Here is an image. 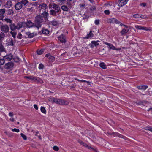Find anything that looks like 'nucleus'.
<instances>
[{
  "instance_id": "1",
  "label": "nucleus",
  "mask_w": 152,
  "mask_h": 152,
  "mask_svg": "<svg viewBox=\"0 0 152 152\" xmlns=\"http://www.w3.org/2000/svg\"><path fill=\"white\" fill-rule=\"evenodd\" d=\"M49 9H53L51 10L50 13V15L53 16H56L59 14V12L60 11V8L59 6L54 3H52L49 4Z\"/></svg>"
},
{
  "instance_id": "2",
  "label": "nucleus",
  "mask_w": 152,
  "mask_h": 152,
  "mask_svg": "<svg viewBox=\"0 0 152 152\" xmlns=\"http://www.w3.org/2000/svg\"><path fill=\"white\" fill-rule=\"evenodd\" d=\"M34 27L38 29L41 27L42 23L44 21L42 15H38L35 17Z\"/></svg>"
},
{
  "instance_id": "3",
  "label": "nucleus",
  "mask_w": 152,
  "mask_h": 152,
  "mask_svg": "<svg viewBox=\"0 0 152 152\" xmlns=\"http://www.w3.org/2000/svg\"><path fill=\"white\" fill-rule=\"evenodd\" d=\"M51 100L52 102L55 103L60 105H67L69 104V102L67 101L54 98H51Z\"/></svg>"
},
{
  "instance_id": "4",
  "label": "nucleus",
  "mask_w": 152,
  "mask_h": 152,
  "mask_svg": "<svg viewBox=\"0 0 152 152\" xmlns=\"http://www.w3.org/2000/svg\"><path fill=\"white\" fill-rule=\"evenodd\" d=\"M0 29L4 33H7L9 31V27L6 24H2L0 26Z\"/></svg>"
},
{
  "instance_id": "5",
  "label": "nucleus",
  "mask_w": 152,
  "mask_h": 152,
  "mask_svg": "<svg viewBox=\"0 0 152 152\" xmlns=\"http://www.w3.org/2000/svg\"><path fill=\"white\" fill-rule=\"evenodd\" d=\"M39 9L41 10H42L43 12H45L48 10L47 6L46 4L43 3L40 4L38 7Z\"/></svg>"
},
{
  "instance_id": "6",
  "label": "nucleus",
  "mask_w": 152,
  "mask_h": 152,
  "mask_svg": "<svg viewBox=\"0 0 152 152\" xmlns=\"http://www.w3.org/2000/svg\"><path fill=\"white\" fill-rule=\"evenodd\" d=\"M14 66V64L11 62H8L6 63L4 65V68L8 70L12 68Z\"/></svg>"
},
{
  "instance_id": "7",
  "label": "nucleus",
  "mask_w": 152,
  "mask_h": 152,
  "mask_svg": "<svg viewBox=\"0 0 152 152\" xmlns=\"http://www.w3.org/2000/svg\"><path fill=\"white\" fill-rule=\"evenodd\" d=\"M107 22L108 23H120V22L117 19L114 18L109 19L107 20Z\"/></svg>"
},
{
  "instance_id": "8",
  "label": "nucleus",
  "mask_w": 152,
  "mask_h": 152,
  "mask_svg": "<svg viewBox=\"0 0 152 152\" xmlns=\"http://www.w3.org/2000/svg\"><path fill=\"white\" fill-rule=\"evenodd\" d=\"M45 57L48 58L50 62H53L55 60V58L53 56H51L50 53L46 54L45 55Z\"/></svg>"
},
{
  "instance_id": "9",
  "label": "nucleus",
  "mask_w": 152,
  "mask_h": 152,
  "mask_svg": "<svg viewBox=\"0 0 152 152\" xmlns=\"http://www.w3.org/2000/svg\"><path fill=\"white\" fill-rule=\"evenodd\" d=\"M13 58V56L12 54L6 55L3 57V58L5 60L7 59V61H10Z\"/></svg>"
},
{
  "instance_id": "10",
  "label": "nucleus",
  "mask_w": 152,
  "mask_h": 152,
  "mask_svg": "<svg viewBox=\"0 0 152 152\" xmlns=\"http://www.w3.org/2000/svg\"><path fill=\"white\" fill-rule=\"evenodd\" d=\"M58 40L62 43H65L66 42L65 37L63 34L61 35L58 37Z\"/></svg>"
},
{
  "instance_id": "11",
  "label": "nucleus",
  "mask_w": 152,
  "mask_h": 152,
  "mask_svg": "<svg viewBox=\"0 0 152 152\" xmlns=\"http://www.w3.org/2000/svg\"><path fill=\"white\" fill-rule=\"evenodd\" d=\"M33 81L37 82V83L42 84L43 83V81L42 80L37 77H34Z\"/></svg>"
},
{
  "instance_id": "12",
  "label": "nucleus",
  "mask_w": 152,
  "mask_h": 152,
  "mask_svg": "<svg viewBox=\"0 0 152 152\" xmlns=\"http://www.w3.org/2000/svg\"><path fill=\"white\" fill-rule=\"evenodd\" d=\"M15 8L16 10H20L22 7V5L20 2H18L15 6Z\"/></svg>"
},
{
  "instance_id": "13",
  "label": "nucleus",
  "mask_w": 152,
  "mask_h": 152,
  "mask_svg": "<svg viewBox=\"0 0 152 152\" xmlns=\"http://www.w3.org/2000/svg\"><path fill=\"white\" fill-rule=\"evenodd\" d=\"M119 3L118 6L119 7H122L125 5L128 1L127 0H118Z\"/></svg>"
},
{
  "instance_id": "14",
  "label": "nucleus",
  "mask_w": 152,
  "mask_h": 152,
  "mask_svg": "<svg viewBox=\"0 0 152 152\" xmlns=\"http://www.w3.org/2000/svg\"><path fill=\"white\" fill-rule=\"evenodd\" d=\"M18 29H19L22 27H25L26 26V23L24 22H20L18 24Z\"/></svg>"
},
{
  "instance_id": "15",
  "label": "nucleus",
  "mask_w": 152,
  "mask_h": 152,
  "mask_svg": "<svg viewBox=\"0 0 152 152\" xmlns=\"http://www.w3.org/2000/svg\"><path fill=\"white\" fill-rule=\"evenodd\" d=\"M10 26V28L12 31H13L16 29H18V25L16 26L15 24L11 23Z\"/></svg>"
},
{
  "instance_id": "16",
  "label": "nucleus",
  "mask_w": 152,
  "mask_h": 152,
  "mask_svg": "<svg viewBox=\"0 0 152 152\" xmlns=\"http://www.w3.org/2000/svg\"><path fill=\"white\" fill-rule=\"evenodd\" d=\"M94 36V35L92 33V32L91 31H90L89 33L85 37H84L83 38L84 39H88L93 37Z\"/></svg>"
},
{
  "instance_id": "17",
  "label": "nucleus",
  "mask_w": 152,
  "mask_h": 152,
  "mask_svg": "<svg viewBox=\"0 0 152 152\" xmlns=\"http://www.w3.org/2000/svg\"><path fill=\"white\" fill-rule=\"evenodd\" d=\"M26 26L28 28L33 27L34 26V24L30 20L27 21L26 23Z\"/></svg>"
},
{
  "instance_id": "18",
  "label": "nucleus",
  "mask_w": 152,
  "mask_h": 152,
  "mask_svg": "<svg viewBox=\"0 0 152 152\" xmlns=\"http://www.w3.org/2000/svg\"><path fill=\"white\" fill-rule=\"evenodd\" d=\"M12 5V2L10 1H9L6 2V4L5 5V7L8 8H10Z\"/></svg>"
},
{
  "instance_id": "19",
  "label": "nucleus",
  "mask_w": 152,
  "mask_h": 152,
  "mask_svg": "<svg viewBox=\"0 0 152 152\" xmlns=\"http://www.w3.org/2000/svg\"><path fill=\"white\" fill-rule=\"evenodd\" d=\"M43 17V18L45 20H47L48 19V13L45 11V12H43V13H41Z\"/></svg>"
},
{
  "instance_id": "20",
  "label": "nucleus",
  "mask_w": 152,
  "mask_h": 152,
  "mask_svg": "<svg viewBox=\"0 0 152 152\" xmlns=\"http://www.w3.org/2000/svg\"><path fill=\"white\" fill-rule=\"evenodd\" d=\"M7 14L9 15H12L14 14L13 11L12 9H10L6 10Z\"/></svg>"
},
{
  "instance_id": "21",
  "label": "nucleus",
  "mask_w": 152,
  "mask_h": 152,
  "mask_svg": "<svg viewBox=\"0 0 152 152\" xmlns=\"http://www.w3.org/2000/svg\"><path fill=\"white\" fill-rule=\"evenodd\" d=\"M50 23L54 26H56L59 24L58 21L54 20L50 22Z\"/></svg>"
},
{
  "instance_id": "22",
  "label": "nucleus",
  "mask_w": 152,
  "mask_h": 152,
  "mask_svg": "<svg viewBox=\"0 0 152 152\" xmlns=\"http://www.w3.org/2000/svg\"><path fill=\"white\" fill-rule=\"evenodd\" d=\"M105 44L108 46L109 47V48L110 49H112L113 50H115V47H114L113 45L107 42L105 43Z\"/></svg>"
},
{
  "instance_id": "23",
  "label": "nucleus",
  "mask_w": 152,
  "mask_h": 152,
  "mask_svg": "<svg viewBox=\"0 0 152 152\" xmlns=\"http://www.w3.org/2000/svg\"><path fill=\"white\" fill-rule=\"evenodd\" d=\"M5 37V34L2 32H1L0 33V42L2 41Z\"/></svg>"
},
{
  "instance_id": "24",
  "label": "nucleus",
  "mask_w": 152,
  "mask_h": 152,
  "mask_svg": "<svg viewBox=\"0 0 152 152\" xmlns=\"http://www.w3.org/2000/svg\"><path fill=\"white\" fill-rule=\"evenodd\" d=\"M148 87L147 86H142L137 87V88L139 89L145 90L147 89Z\"/></svg>"
},
{
  "instance_id": "25",
  "label": "nucleus",
  "mask_w": 152,
  "mask_h": 152,
  "mask_svg": "<svg viewBox=\"0 0 152 152\" xmlns=\"http://www.w3.org/2000/svg\"><path fill=\"white\" fill-rule=\"evenodd\" d=\"M13 43V39L12 38H10L8 42V45L10 46H13L14 45Z\"/></svg>"
},
{
  "instance_id": "26",
  "label": "nucleus",
  "mask_w": 152,
  "mask_h": 152,
  "mask_svg": "<svg viewBox=\"0 0 152 152\" xmlns=\"http://www.w3.org/2000/svg\"><path fill=\"white\" fill-rule=\"evenodd\" d=\"M26 34L27 35H28V37L30 38H33L34 36V33H31L29 32H26Z\"/></svg>"
},
{
  "instance_id": "27",
  "label": "nucleus",
  "mask_w": 152,
  "mask_h": 152,
  "mask_svg": "<svg viewBox=\"0 0 152 152\" xmlns=\"http://www.w3.org/2000/svg\"><path fill=\"white\" fill-rule=\"evenodd\" d=\"M42 32L44 34H49V31L47 29L43 28L42 30Z\"/></svg>"
},
{
  "instance_id": "28",
  "label": "nucleus",
  "mask_w": 152,
  "mask_h": 152,
  "mask_svg": "<svg viewBox=\"0 0 152 152\" xmlns=\"http://www.w3.org/2000/svg\"><path fill=\"white\" fill-rule=\"evenodd\" d=\"M78 142L81 145L83 146H84L86 147L88 146V145L85 142H83L80 140H77Z\"/></svg>"
},
{
  "instance_id": "29",
  "label": "nucleus",
  "mask_w": 152,
  "mask_h": 152,
  "mask_svg": "<svg viewBox=\"0 0 152 152\" xmlns=\"http://www.w3.org/2000/svg\"><path fill=\"white\" fill-rule=\"evenodd\" d=\"M61 9L64 11H68L69 10V8L67 7L65 5H63L61 7Z\"/></svg>"
},
{
  "instance_id": "30",
  "label": "nucleus",
  "mask_w": 152,
  "mask_h": 152,
  "mask_svg": "<svg viewBox=\"0 0 152 152\" xmlns=\"http://www.w3.org/2000/svg\"><path fill=\"white\" fill-rule=\"evenodd\" d=\"M129 31V29L127 30L126 29L124 28L121 31V34L122 35H124L128 32Z\"/></svg>"
},
{
  "instance_id": "31",
  "label": "nucleus",
  "mask_w": 152,
  "mask_h": 152,
  "mask_svg": "<svg viewBox=\"0 0 152 152\" xmlns=\"http://www.w3.org/2000/svg\"><path fill=\"white\" fill-rule=\"evenodd\" d=\"M99 66L101 67L103 69H105L107 68L106 65L103 62L100 63L99 64Z\"/></svg>"
},
{
  "instance_id": "32",
  "label": "nucleus",
  "mask_w": 152,
  "mask_h": 152,
  "mask_svg": "<svg viewBox=\"0 0 152 152\" xmlns=\"http://www.w3.org/2000/svg\"><path fill=\"white\" fill-rule=\"evenodd\" d=\"M44 50H45L44 49H42L39 50H38L37 51V54L39 55H40L44 52Z\"/></svg>"
},
{
  "instance_id": "33",
  "label": "nucleus",
  "mask_w": 152,
  "mask_h": 152,
  "mask_svg": "<svg viewBox=\"0 0 152 152\" xmlns=\"http://www.w3.org/2000/svg\"><path fill=\"white\" fill-rule=\"evenodd\" d=\"M22 4L25 6L27 3H28V1L27 0H22L20 2Z\"/></svg>"
},
{
  "instance_id": "34",
  "label": "nucleus",
  "mask_w": 152,
  "mask_h": 152,
  "mask_svg": "<svg viewBox=\"0 0 152 152\" xmlns=\"http://www.w3.org/2000/svg\"><path fill=\"white\" fill-rule=\"evenodd\" d=\"M99 42V41H93L91 42V43L93 44L94 46H97L99 45V44L98 43Z\"/></svg>"
},
{
  "instance_id": "35",
  "label": "nucleus",
  "mask_w": 152,
  "mask_h": 152,
  "mask_svg": "<svg viewBox=\"0 0 152 152\" xmlns=\"http://www.w3.org/2000/svg\"><path fill=\"white\" fill-rule=\"evenodd\" d=\"M116 136H118V137L121 138H124V139H125L126 138V137H125L123 136L122 135H121L118 133H116Z\"/></svg>"
},
{
  "instance_id": "36",
  "label": "nucleus",
  "mask_w": 152,
  "mask_h": 152,
  "mask_svg": "<svg viewBox=\"0 0 152 152\" xmlns=\"http://www.w3.org/2000/svg\"><path fill=\"white\" fill-rule=\"evenodd\" d=\"M90 10L93 12L96 10V7L94 6H92L90 8Z\"/></svg>"
},
{
  "instance_id": "37",
  "label": "nucleus",
  "mask_w": 152,
  "mask_h": 152,
  "mask_svg": "<svg viewBox=\"0 0 152 152\" xmlns=\"http://www.w3.org/2000/svg\"><path fill=\"white\" fill-rule=\"evenodd\" d=\"M34 76H25L24 78H26L27 79L31 80H33L34 77Z\"/></svg>"
},
{
  "instance_id": "38",
  "label": "nucleus",
  "mask_w": 152,
  "mask_h": 152,
  "mask_svg": "<svg viewBox=\"0 0 152 152\" xmlns=\"http://www.w3.org/2000/svg\"><path fill=\"white\" fill-rule=\"evenodd\" d=\"M57 1L61 4H65L66 2V0H57Z\"/></svg>"
},
{
  "instance_id": "39",
  "label": "nucleus",
  "mask_w": 152,
  "mask_h": 152,
  "mask_svg": "<svg viewBox=\"0 0 152 152\" xmlns=\"http://www.w3.org/2000/svg\"><path fill=\"white\" fill-rule=\"evenodd\" d=\"M147 103V102L145 101H140L138 102L137 104L139 105H144L145 104H146Z\"/></svg>"
},
{
  "instance_id": "40",
  "label": "nucleus",
  "mask_w": 152,
  "mask_h": 152,
  "mask_svg": "<svg viewBox=\"0 0 152 152\" xmlns=\"http://www.w3.org/2000/svg\"><path fill=\"white\" fill-rule=\"evenodd\" d=\"M5 12L4 9L0 10V15H2L4 14Z\"/></svg>"
},
{
  "instance_id": "41",
  "label": "nucleus",
  "mask_w": 152,
  "mask_h": 152,
  "mask_svg": "<svg viewBox=\"0 0 152 152\" xmlns=\"http://www.w3.org/2000/svg\"><path fill=\"white\" fill-rule=\"evenodd\" d=\"M41 110L42 113H46V110L44 107H41Z\"/></svg>"
},
{
  "instance_id": "42",
  "label": "nucleus",
  "mask_w": 152,
  "mask_h": 152,
  "mask_svg": "<svg viewBox=\"0 0 152 152\" xmlns=\"http://www.w3.org/2000/svg\"><path fill=\"white\" fill-rule=\"evenodd\" d=\"M10 33L14 38H15L17 34L16 33L11 31L10 32Z\"/></svg>"
},
{
  "instance_id": "43",
  "label": "nucleus",
  "mask_w": 152,
  "mask_h": 152,
  "mask_svg": "<svg viewBox=\"0 0 152 152\" xmlns=\"http://www.w3.org/2000/svg\"><path fill=\"white\" fill-rule=\"evenodd\" d=\"M13 59L14 60V61L15 62H18L20 60V59L18 57H15L13 58Z\"/></svg>"
},
{
  "instance_id": "44",
  "label": "nucleus",
  "mask_w": 152,
  "mask_h": 152,
  "mask_svg": "<svg viewBox=\"0 0 152 152\" xmlns=\"http://www.w3.org/2000/svg\"><path fill=\"white\" fill-rule=\"evenodd\" d=\"M5 63V60L3 58V59H0V65H3Z\"/></svg>"
},
{
  "instance_id": "45",
  "label": "nucleus",
  "mask_w": 152,
  "mask_h": 152,
  "mask_svg": "<svg viewBox=\"0 0 152 152\" xmlns=\"http://www.w3.org/2000/svg\"><path fill=\"white\" fill-rule=\"evenodd\" d=\"M20 135L24 140H27V137L23 133H21L20 134Z\"/></svg>"
},
{
  "instance_id": "46",
  "label": "nucleus",
  "mask_w": 152,
  "mask_h": 152,
  "mask_svg": "<svg viewBox=\"0 0 152 152\" xmlns=\"http://www.w3.org/2000/svg\"><path fill=\"white\" fill-rule=\"evenodd\" d=\"M44 66L42 63L40 64L39 66V69H43Z\"/></svg>"
},
{
  "instance_id": "47",
  "label": "nucleus",
  "mask_w": 152,
  "mask_h": 152,
  "mask_svg": "<svg viewBox=\"0 0 152 152\" xmlns=\"http://www.w3.org/2000/svg\"><path fill=\"white\" fill-rule=\"evenodd\" d=\"M140 14H135L133 15V16L135 18H139L140 17Z\"/></svg>"
},
{
  "instance_id": "48",
  "label": "nucleus",
  "mask_w": 152,
  "mask_h": 152,
  "mask_svg": "<svg viewBox=\"0 0 152 152\" xmlns=\"http://www.w3.org/2000/svg\"><path fill=\"white\" fill-rule=\"evenodd\" d=\"M135 28L136 29H140V30L142 29V30L143 27L141 26H135Z\"/></svg>"
},
{
  "instance_id": "49",
  "label": "nucleus",
  "mask_w": 152,
  "mask_h": 152,
  "mask_svg": "<svg viewBox=\"0 0 152 152\" xmlns=\"http://www.w3.org/2000/svg\"><path fill=\"white\" fill-rule=\"evenodd\" d=\"M86 147L88 148L89 149H92L94 150L95 151L97 152V151L96 150L94 149V148H93L91 147V146H88H88H86Z\"/></svg>"
},
{
  "instance_id": "50",
  "label": "nucleus",
  "mask_w": 152,
  "mask_h": 152,
  "mask_svg": "<svg viewBox=\"0 0 152 152\" xmlns=\"http://www.w3.org/2000/svg\"><path fill=\"white\" fill-rule=\"evenodd\" d=\"M4 50V47L2 45L0 46V50L1 52H3Z\"/></svg>"
},
{
  "instance_id": "51",
  "label": "nucleus",
  "mask_w": 152,
  "mask_h": 152,
  "mask_svg": "<svg viewBox=\"0 0 152 152\" xmlns=\"http://www.w3.org/2000/svg\"><path fill=\"white\" fill-rule=\"evenodd\" d=\"M12 130L13 132H18L20 131L19 129L16 128L12 129Z\"/></svg>"
},
{
  "instance_id": "52",
  "label": "nucleus",
  "mask_w": 152,
  "mask_h": 152,
  "mask_svg": "<svg viewBox=\"0 0 152 152\" xmlns=\"http://www.w3.org/2000/svg\"><path fill=\"white\" fill-rule=\"evenodd\" d=\"M75 79L76 80H77L78 81L80 82H87V83H89V82L87 81H86V80H79V79Z\"/></svg>"
},
{
  "instance_id": "53",
  "label": "nucleus",
  "mask_w": 152,
  "mask_h": 152,
  "mask_svg": "<svg viewBox=\"0 0 152 152\" xmlns=\"http://www.w3.org/2000/svg\"><path fill=\"white\" fill-rule=\"evenodd\" d=\"M145 129L152 132V128L150 127H146Z\"/></svg>"
},
{
  "instance_id": "54",
  "label": "nucleus",
  "mask_w": 152,
  "mask_h": 152,
  "mask_svg": "<svg viewBox=\"0 0 152 152\" xmlns=\"http://www.w3.org/2000/svg\"><path fill=\"white\" fill-rule=\"evenodd\" d=\"M84 16H83V19H87L88 18L89 16L87 15H86L85 13L83 15Z\"/></svg>"
},
{
  "instance_id": "55",
  "label": "nucleus",
  "mask_w": 152,
  "mask_h": 152,
  "mask_svg": "<svg viewBox=\"0 0 152 152\" xmlns=\"http://www.w3.org/2000/svg\"><path fill=\"white\" fill-rule=\"evenodd\" d=\"M79 6H80V7L81 8H84L86 6L85 4H80L79 5Z\"/></svg>"
},
{
  "instance_id": "56",
  "label": "nucleus",
  "mask_w": 152,
  "mask_h": 152,
  "mask_svg": "<svg viewBox=\"0 0 152 152\" xmlns=\"http://www.w3.org/2000/svg\"><path fill=\"white\" fill-rule=\"evenodd\" d=\"M53 149L55 151H58L59 150V148L57 146H55L53 147Z\"/></svg>"
},
{
  "instance_id": "57",
  "label": "nucleus",
  "mask_w": 152,
  "mask_h": 152,
  "mask_svg": "<svg viewBox=\"0 0 152 152\" xmlns=\"http://www.w3.org/2000/svg\"><path fill=\"white\" fill-rule=\"evenodd\" d=\"M6 21L7 22L9 23H11V24L12 23V20L9 19H5Z\"/></svg>"
},
{
  "instance_id": "58",
  "label": "nucleus",
  "mask_w": 152,
  "mask_h": 152,
  "mask_svg": "<svg viewBox=\"0 0 152 152\" xmlns=\"http://www.w3.org/2000/svg\"><path fill=\"white\" fill-rule=\"evenodd\" d=\"M104 12L105 14L107 15H108L110 14V11L108 10H104Z\"/></svg>"
},
{
  "instance_id": "59",
  "label": "nucleus",
  "mask_w": 152,
  "mask_h": 152,
  "mask_svg": "<svg viewBox=\"0 0 152 152\" xmlns=\"http://www.w3.org/2000/svg\"><path fill=\"white\" fill-rule=\"evenodd\" d=\"M99 23V20H96L95 21V23L96 25H98Z\"/></svg>"
},
{
  "instance_id": "60",
  "label": "nucleus",
  "mask_w": 152,
  "mask_h": 152,
  "mask_svg": "<svg viewBox=\"0 0 152 152\" xmlns=\"http://www.w3.org/2000/svg\"><path fill=\"white\" fill-rule=\"evenodd\" d=\"M21 37H22V34L20 33L19 34H18V35L17 36V37L20 39H21Z\"/></svg>"
},
{
  "instance_id": "61",
  "label": "nucleus",
  "mask_w": 152,
  "mask_h": 152,
  "mask_svg": "<svg viewBox=\"0 0 152 152\" xmlns=\"http://www.w3.org/2000/svg\"><path fill=\"white\" fill-rule=\"evenodd\" d=\"M27 10L28 11H31L32 12L33 10V9L32 8H28L27 9Z\"/></svg>"
},
{
  "instance_id": "62",
  "label": "nucleus",
  "mask_w": 152,
  "mask_h": 152,
  "mask_svg": "<svg viewBox=\"0 0 152 152\" xmlns=\"http://www.w3.org/2000/svg\"><path fill=\"white\" fill-rule=\"evenodd\" d=\"M34 107L35 109H36L37 110L38 109V107L37 104H34Z\"/></svg>"
},
{
  "instance_id": "63",
  "label": "nucleus",
  "mask_w": 152,
  "mask_h": 152,
  "mask_svg": "<svg viewBox=\"0 0 152 152\" xmlns=\"http://www.w3.org/2000/svg\"><path fill=\"white\" fill-rule=\"evenodd\" d=\"M140 5L142 6L143 7H145L146 6V4L145 3H142L140 4Z\"/></svg>"
},
{
  "instance_id": "64",
  "label": "nucleus",
  "mask_w": 152,
  "mask_h": 152,
  "mask_svg": "<svg viewBox=\"0 0 152 152\" xmlns=\"http://www.w3.org/2000/svg\"><path fill=\"white\" fill-rule=\"evenodd\" d=\"M76 86V84L75 83L73 84V85L70 86L71 88H75V86Z\"/></svg>"
}]
</instances>
